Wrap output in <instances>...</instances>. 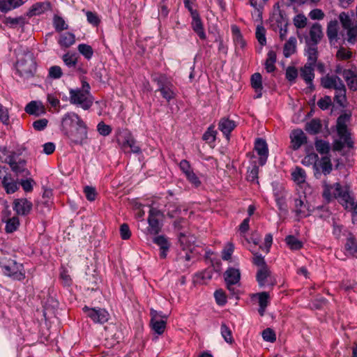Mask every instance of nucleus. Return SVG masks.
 I'll use <instances>...</instances> for the list:
<instances>
[{
  "label": "nucleus",
  "instance_id": "nucleus-61",
  "mask_svg": "<svg viewBox=\"0 0 357 357\" xmlns=\"http://www.w3.org/2000/svg\"><path fill=\"white\" fill-rule=\"evenodd\" d=\"M84 192L85 194V196L87 199V200L90 202H93L96 199L97 193L95 188L91 187V186H86L84 188Z\"/></svg>",
  "mask_w": 357,
  "mask_h": 357
},
{
  "label": "nucleus",
  "instance_id": "nucleus-2",
  "mask_svg": "<svg viewBox=\"0 0 357 357\" xmlns=\"http://www.w3.org/2000/svg\"><path fill=\"white\" fill-rule=\"evenodd\" d=\"M323 188V197L325 199L331 202L334 199H339L340 203L345 209L357 214V203L351 196L347 186H342L339 183L331 185L324 181Z\"/></svg>",
  "mask_w": 357,
  "mask_h": 357
},
{
  "label": "nucleus",
  "instance_id": "nucleus-36",
  "mask_svg": "<svg viewBox=\"0 0 357 357\" xmlns=\"http://www.w3.org/2000/svg\"><path fill=\"white\" fill-rule=\"evenodd\" d=\"M297 40L295 37H290L284 43L283 54L285 57H289L296 52Z\"/></svg>",
  "mask_w": 357,
  "mask_h": 357
},
{
  "label": "nucleus",
  "instance_id": "nucleus-47",
  "mask_svg": "<svg viewBox=\"0 0 357 357\" xmlns=\"http://www.w3.org/2000/svg\"><path fill=\"white\" fill-rule=\"evenodd\" d=\"M345 248L351 255H357V240L352 236H349L347 240Z\"/></svg>",
  "mask_w": 357,
  "mask_h": 357
},
{
  "label": "nucleus",
  "instance_id": "nucleus-43",
  "mask_svg": "<svg viewBox=\"0 0 357 357\" xmlns=\"http://www.w3.org/2000/svg\"><path fill=\"white\" fill-rule=\"evenodd\" d=\"M259 164L257 165L256 160L252 162V167L248 168L247 179L249 181L255 182L258 178L259 174Z\"/></svg>",
  "mask_w": 357,
  "mask_h": 357
},
{
  "label": "nucleus",
  "instance_id": "nucleus-21",
  "mask_svg": "<svg viewBox=\"0 0 357 357\" xmlns=\"http://www.w3.org/2000/svg\"><path fill=\"white\" fill-rule=\"evenodd\" d=\"M294 212L298 219L310 215L309 207L305 202V198L303 199L301 198L294 199Z\"/></svg>",
  "mask_w": 357,
  "mask_h": 357
},
{
  "label": "nucleus",
  "instance_id": "nucleus-31",
  "mask_svg": "<svg viewBox=\"0 0 357 357\" xmlns=\"http://www.w3.org/2000/svg\"><path fill=\"white\" fill-rule=\"evenodd\" d=\"M342 76L347 83V86L351 90L356 91L357 89V76L350 70H344Z\"/></svg>",
  "mask_w": 357,
  "mask_h": 357
},
{
  "label": "nucleus",
  "instance_id": "nucleus-40",
  "mask_svg": "<svg viewBox=\"0 0 357 357\" xmlns=\"http://www.w3.org/2000/svg\"><path fill=\"white\" fill-rule=\"evenodd\" d=\"M276 53L271 50L267 54V58L265 63V68L268 73H272L275 70V63L276 61Z\"/></svg>",
  "mask_w": 357,
  "mask_h": 357
},
{
  "label": "nucleus",
  "instance_id": "nucleus-14",
  "mask_svg": "<svg viewBox=\"0 0 357 357\" xmlns=\"http://www.w3.org/2000/svg\"><path fill=\"white\" fill-rule=\"evenodd\" d=\"M254 151L259 157V165L264 166L266 163L269 155L268 147L266 140L262 138H257L255 141Z\"/></svg>",
  "mask_w": 357,
  "mask_h": 357
},
{
  "label": "nucleus",
  "instance_id": "nucleus-26",
  "mask_svg": "<svg viewBox=\"0 0 357 357\" xmlns=\"http://www.w3.org/2000/svg\"><path fill=\"white\" fill-rule=\"evenodd\" d=\"M153 242L160 247V257L165 259L170 247L168 238L163 235H160L155 237Z\"/></svg>",
  "mask_w": 357,
  "mask_h": 357
},
{
  "label": "nucleus",
  "instance_id": "nucleus-28",
  "mask_svg": "<svg viewBox=\"0 0 357 357\" xmlns=\"http://www.w3.org/2000/svg\"><path fill=\"white\" fill-rule=\"evenodd\" d=\"M314 65L305 63L300 70V76L305 80L307 84L312 85L314 78Z\"/></svg>",
  "mask_w": 357,
  "mask_h": 357
},
{
  "label": "nucleus",
  "instance_id": "nucleus-29",
  "mask_svg": "<svg viewBox=\"0 0 357 357\" xmlns=\"http://www.w3.org/2000/svg\"><path fill=\"white\" fill-rule=\"evenodd\" d=\"M195 237L188 231L183 230L178 233V241L183 250L188 249L195 243Z\"/></svg>",
  "mask_w": 357,
  "mask_h": 357
},
{
  "label": "nucleus",
  "instance_id": "nucleus-16",
  "mask_svg": "<svg viewBox=\"0 0 357 357\" xmlns=\"http://www.w3.org/2000/svg\"><path fill=\"white\" fill-rule=\"evenodd\" d=\"M158 84L159 86L158 91L161 93L162 97L167 101L174 98L175 92L174 91L173 84L167 80V79L161 76L158 81Z\"/></svg>",
  "mask_w": 357,
  "mask_h": 357
},
{
  "label": "nucleus",
  "instance_id": "nucleus-23",
  "mask_svg": "<svg viewBox=\"0 0 357 357\" xmlns=\"http://www.w3.org/2000/svg\"><path fill=\"white\" fill-rule=\"evenodd\" d=\"M236 127V122L226 117L220 119L218 123V129L222 132V134L227 137V139H229V135L231 132Z\"/></svg>",
  "mask_w": 357,
  "mask_h": 357
},
{
  "label": "nucleus",
  "instance_id": "nucleus-22",
  "mask_svg": "<svg viewBox=\"0 0 357 357\" xmlns=\"http://www.w3.org/2000/svg\"><path fill=\"white\" fill-rule=\"evenodd\" d=\"M27 0H0V12L7 13L23 6Z\"/></svg>",
  "mask_w": 357,
  "mask_h": 357
},
{
  "label": "nucleus",
  "instance_id": "nucleus-37",
  "mask_svg": "<svg viewBox=\"0 0 357 357\" xmlns=\"http://www.w3.org/2000/svg\"><path fill=\"white\" fill-rule=\"evenodd\" d=\"M58 42L61 47H69L75 42V35L70 32L63 33L60 36Z\"/></svg>",
  "mask_w": 357,
  "mask_h": 357
},
{
  "label": "nucleus",
  "instance_id": "nucleus-49",
  "mask_svg": "<svg viewBox=\"0 0 357 357\" xmlns=\"http://www.w3.org/2000/svg\"><path fill=\"white\" fill-rule=\"evenodd\" d=\"M256 38L261 45L264 46L266 43V30L263 26L258 25L256 29Z\"/></svg>",
  "mask_w": 357,
  "mask_h": 357
},
{
  "label": "nucleus",
  "instance_id": "nucleus-25",
  "mask_svg": "<svg viewBox=\"0 0 357 357\" xmlns=\"http://www.w3.org/2000/svg\"><path fill=\"white\" fill-rule=\"evenodd\" d=\"M231 33L236 51L238 52L240 50H243L246 46V42L241 35L240 29L236 25H232Z\"/></svg>",
  "mask_w": 357,
  "mask_h": 357
},
{
  "label": "nucleus",
  "instance_id": "nucleus-20",
  "mask_svg": "<svg viewBox=\"0 0 357 357\" xmlns=\"http://www.w3.org/2000/svg\"><path fill=\"white\" fill-rule=\"evenodd\" d=\"M10 214V211L9 210H6L3 212L2 221L6 222V231L8 233H12L17 230L20 225V220L17 216H13V218H9Z\"/></svg>",
  "mask_w": 357,
  "mask_h": 357
},
{
  "label": "nucleus",
  "instance_id": "nucleus-24",
  "mask_svg": "<svg viewBox=\"0 0 357 357\" xmlns=\"http://www.w3.org/2000/svg\"><path fill=\"white\" fill-rule=\"evenodd\" d=\"M272 21L277 23V26H288V20L286 14L280 9L278 3L273 7V13L272 15Z\"/></svg>",
  "mask_w": 357,
  "mask_h": 357
},
{
  "label": "nucleus",
  "instance_id": "nucleus-42",
  "mask_svg": "<svg viewBox=\"0 0 357 357\" xmlns=\"http://www.w3.org/2000/svg\"><path fill=\"white\" fill-rule=\"evenodd\" d=\"M3 24L10 28H15L17 25L24 24V18L22 16L17 17H6L3 20Z\"/></svg>",
  "mask_w": 357,
  "mask_h": 357
},
{
  "label": "nucleus",
  "instance_id": "nucleus-4",
  "mask_svg": "<svg viewBox=\"0 0 357 357\" xmlns=\"http://www.w3.org/2000/svg\"><path fill=\"white\" fill-rule=\"evenodd\" d=\"M321 84L325 89H334V101L340 107H346V87L338 76L328 74L321 79Z\"/></svg>",
  "mask_w": 357,
  "mask_h": 357
},
{
  "label": "nucleus",
  "instance_id": "nucleus-30",
  "mask_svg": "<svg viewBox=\"0 0 357 357\" xmlns=\"http://www.w3.org/2000/svg\"><path fill=\"white\" fill-rule=\"evenodd\" d=\"M251 85L252 87L255 89L256 93L255 98H259L261 96V91L263 89L262 86V77L260 73H256L253 74L251 77Z\"/></svg>",
  "mask_w": 357,
  "mask_h": 357
},
{
  "label": "nucleus",
  "instance_id": "nucleus-33",
  "mask_svg": "<svg viewBox=\"0 0 357 357\" xmlns=\"http://www.w3.org/2000/svg\"><path fill=\"white\" fill-rule=\"evenodd\" d=\"M317 171L321 169L324 174L327 175L332 171V163L331 159L328 156H324L321 160L317 161Z\"/></svg>",
  "mask_w": 357,
  "mask_h": 357
},
{
  "label": "nucleus",
  "instance_id": "nucleus-62",
  "mask_svg": "<svg viewBox=\"0 0 357 357\" xmlns=\"http://www.w3.org/2000/svg\"><path fill=\"white\" fill-rule=\"evenodd\" d=\"M98 132L102 136H107L112 132V128L104 122H100L97 126Z\"/></svg>",
  "mask_w": 357,
  "mask_h": 357
},
{
  "label": "nucleus",
  "instance_id": "nucleus-44",
  "mask_svg": "<svg viewBox=\"0 0 357 357\" xmlns=\"http://www.w3.org/2000/svg\"><path fill=\"white\" fill-rule=\"evenodd\" d=\"M220 333L226 342L232 344L234 342L231 329L224 323L221 324Z\"/></svg>",
  "mask_w": 357,
  "mask_h": 357
},
{
  "label": "nucleus",
  "instance_id": "nucleus-6",
  "mask_svg": "<svg viewBox=\"0 0 357 357\" xmlns=\"http://www.w3.org/2000/svg\"><path fill=\"white\" fill-rule=\"evenodd\" d=\"M0 266L3 274L13 280L21 281L25 278V271L23 265L11 258L7 257L1 258Z\"/></svg>",
  "mask_w": 357,
  "mask_h": 357
},
{
  "label": "nucleus",
  "instance_id": "nucleus-63",
  "mask_svg": "<svg viewBox=\"0 0 357 357\" xmlns=\"http://www.w3.org/2000/svg\"><path fill=\"white\" fill-rule=\"evenodd\" d=\"M340 20L342 26L345 29L354 26V24L351 20L350 19L349 16L347 15L345 13H340Z\"/></svg>",
  "mask_w": 357,
  "mask_h": 357
},
{
  "label": "nucleus",
  "instance_id": "nucleus-32",
  "mask_svg": "<svg viewBox=\"0 0 357 357\" xmlns=\"http://www.w3.org/2000/svg\"><path fill=\"white\" fill-rule=\"evenodd\" d=\"M323 36L321 26L318 23H314L310 29V37L313 44H317Z\"/></svg>",
  "mask_w": 357,
  "mask_h": 357
},
{
  "label": "nucleus",
  "instance_id": "nucleus-57",
  "mask_svg": "<svg viewBox=\"0 0 357 357\" xmlns=\"http://www.w3.org/2000/svg\"><path fill=\"white\" fill-rule=\"evenodd\" d=\"M83 11L86 13L87 21L89 23L96 26L99 24L100 20L99 19L98 15L96 13L89 10L85 11L84 10H83Z\"/></svg>",
  "mask_w": 357,
  "mask_h": 357
},
{
  "label": "nucleus",
  "instance_id": "nucleus-56",
  "mask_svg": "<svg viewBox=\"0 0 357 357\" xmlns=\"http://www.w3.org/2000/svg\"><path fill=\"white\" fill-rule=\"evenodd\" d=\"M321 128V124L320 121L317 119H312L310 123L307 125V130L311 132L312 133H317Z\"/></svg>",
  "mask_w": 357,
  "mask_h": 357
},
{
  "label": "nucleus",
  "instance_id": "nucleus-7",
  "mask_svg": "<svg viewBox=\"0 0 357 357\" xmlns=\"http://www.w3.org/2000/svg\"><path fill=\"white\" fill-rule=\"evenodd\" d=\"M16 69L22 77L29 78L32 77L36 69L33 54L27 52L20 56L16 63Z\"/></svg>",
  "mask_w": 357,
  "mask_h": 357
},
{
  "label": "nucleus",
  "instance_id": "nucleus-55",
  "mask_svg": "<svg viewBox=\"0 0 357 357\" xmlns=\"http://www.w3.org/2000/svg\"><path fill=\"white\" fill-rule=\"evenodd\" d=\"M48 75L50 78L57 79L62 77L63 72L60 66H53L50 68Z\"/></svg>",
  "mask_w": 357,
  "mask_h": 357
},
{
  "label": "nucleus",
  "instance_id": "nucleus-12",
  "mask_svg": "<svg viewBox=\"0 0 357 357\" xmlns=\"http://www.w3.org/2000/svg\"><path fill=\"white\" fill-rule=\"evenodd\" d=\"M151 317V326L154 332L158 335L164 333L166 328L167 316L162 315L161 312L151 309L150 312Z\"/></svg>",
  "mask_w": 357,
  "mask_h": 357
},
{
  "label": "nucleus",
  "instance_id": "nucleus-10",
  "mask_svg": "<svg viewBox=\"0 0 357 357\" xmlns=\"http://www.w3.org/2000/svg\"><path fill=\"white\" fill-rule=\"evenodd\" d=\"M163 215L162 212L154 207L153 205L151 206L149 212L148 223L149 226L146 229V233L151 235L158 234L162 228V225L159 222V219Z\"/></svg>",
  "mask_w": 357,
  "mask_h": 357
},
{
  "label": "nucleus",
  "instance_id": "nucleus-35",
  "mask_svg": "<svg viewBox=\"0 0 357 357\" xmlns=\"http://www.w3.org/2000/svg\"><path fill=\"white\" fill-rule=\"evenodd\" d=\"M50 8V3L47 2H38L33 4L29 9L28 15L30 17L34 15H39L43 13Z\"/></svg>",
  "mask_w": 357,
  "mask_h": 357
},
{
  "label": "nucleus",
  "instance_id": "nucleus-51",
  "mask_svg": "<svg viewBox=\"0 0 357 357\" xmlns=\"http://www.w3.org/2000/svg\"><path fill=\"white\" fill-rule=\"evenodd\" d=\"M318 159H319L318 155L314 153H310V154H308L307 155H306L302 160V163L305 165L313 164L314 168L317 169Z\"/></svg>",
  "mask_w": 357,
  "mask_h": 357
},
{
  "label": "nucleus",
  "instance_id": "nucleus-50",
  "mask_svg": "<svg viewBox=\"0 0 357 357\" xmlns=\"http://www.w3.org/2000/svg\"><path fill=\"white\" fill-rule=\"evenodd\" d=\"M316 150L321 154L327 153L330 150L329 143L324 140H317L315 142Z\"/></svg>",
  "mask_w": 357,
  "mask_h": 357
},
{
  "label": "nucleus",
  "instance_id": "nucleus-34",
  "mask_svg": "<svg viewBox=\"0 0 357 357\" xmlns=\"http://www.w3.org/2000/svg\"><path fill=\"white\" fill-rule=\"evenodd\" d=\"M291 175L292 180L298 185L304 183L305 182V171L300 167L297 166L294 169H292Z\"/></svg>",
  "mask_w": 357,
  "mask_h": 357
},
{
  "label": "nucleus",
  "instance_id": "nucleus-58",
  "mask_svg": "<svg viewBox=\"0 0 357 357\" xmlns=\"http://www.w3.org/2000/svg\"><path fill=\"white\" fill-rule=\"evenodd\" d=\"M40 107L35 101H31L25 107V112L29 114L39 115Z\"/></svg>",
  "mask_w": 357,
  "mask_h": 357
},
{
  "label": "nucleus",
  "instance_id": "nucleus-5",
  "mask_svg": "<svg viewBox=\"0 0 357 357\" xmlns=\"http://www.w3.org/2000/svg\"><path fill=\"white\" fill-rule=\"evenodd\" d=\"M351 116L348 114L340 115L337 121V131L340 137V141L335 145L336 150H341L344 147L352 148L354 142L351 138V135L347 130V123L349 121Z\"/></svg>",
  "mask_w": 357,
  "mask_h": 357
},
{
  "label": "nucleus",
  "instance_id": "nucleus-38",
  "mask_svg": "<svg viewBox=\"0 0 357 357\" xmlns=\"http://www.w3.org/2000/svg\"><path fill=\"white\" fill-rule=\"evenodd\" d=\"M259 298V313L261 316H263L265 312V310L269 303V295L267 292L263 291L257 294Z\"/></svg>",
  "mask_w": 357,
  "mask_h": 357
},
{
  "label": "nucleus",
  "instance_id": "nucleus-3",
  "mask_svg": "<svg viewBox=\"0 0 357 357\" xmlns=\"http://www.w3.org/2000/svg\"><path fill=\"white\" fill-rule=\"evenodd\" d=\"M82 87L69 91L71 104L79 105L83 109H89L93 103L91 86L85 77L81 78Z\"/></svg>",
  "mask_w": 357,
  "mask_h": 357
},
{
  "label": "nucleus",
  "instance_id": "nucleus-59",
  "mask_svg": "<svg viewBox=\"0 0 357 357\" xmlns=\"http://www.w3.org/2000/svg\"><path fill=\"white\" fill-rule=\"evenodd\" d=\"M54 26L57 31H61L67 29V26L63 19L57 15L54 17Z\"/></svg>",
  "mask_w": 357,
  "mask_h": 357
},
{
  "label": "nucleus",
  "instance_id": "nucleus-19",
  "mask_svg": "<svg viewBox=\"0 0 357 357\" xmlns=\"http://www.w3.org/2000/svg\"><path fill=\"white\" fill-rule=\"evenodd\" d=\"M191 17L192 20L191 22L192 30L198 35L200 39L205 40L206 38V35L198 12L192 13Z\"/></svg>",
  "mask_w": 357,
  "mask_h": 357
},
{
  "label": "nucleus",
  "instance_id": "nucleus-53",
  "mask_svg": "<svg viewBox=\"0 0 357 357\" xmlns=\"http://www.w3.org/2000/svg\"><path fill=\"white\" fill-rule=\"evenodd\" d=\"M217 131L215 130L214 126H211L203 135V139L209 142H213L215 140Z\"/></svg>",
  "mask_w": 357,
  "mask_h": 357
},
{
  "label": "nucleus",
  "instance_id": "nucleus-11",
  "mask_svg": "<svg viewBox=\"0 0 357 357\" xmlns=\"http://www.w3.org/2000/svg\"><path fill=\"white\" fill-rule=\"evenodd\" d=\"M83 311L94 323L105 324L109 318L108 312L102 308H90L87 306L83 307Z\"/></svg>",
  "mask_w": 357,
  "mask_h": 357
},
{
  "label": "nucleus",
  "instance_id": "nucleus-9",
  "mask_svg": "<svg viewBox=\"0 0 357 357\" xmlns=\"http://www.w3.org/2000/svg\"><path fill=\"white\" fill-rule=\"evenodd\" d=\"M118 144L125 153H139L141 148L132 133L126 130L121 132L117 139Z\"/></svg>",
  "mask_w": 357,
  "mask_h": 357
},
{
  "label": "nucleus",
  "instance_id": "nucleus-41",
  "mask_svg": "<svg viewBox=\"0 0 357 357\" xmlns=\"http://www.w3.org/2000/svg\"><path fill=\"white\" fill-rule=\"evenodd\" d=\"M285 242L288 247L292 250H298L303 246V242L293 235L286 236Z\"/></svg>",
  "mask_w": 357,
  "mask_h": 357
},
{
  "label": "nucleus",
  "instance_id": "nucleus-52",
  "mask_svg": "<svg viewBox=\"0 0 357 357\" xmlns=\"http://www.w3.org/2000/svg\"><path fill=\"white\" fill-rule=\"evenodd\" d=\"M307 17L303 14L296 15L293 19L294 24L298 29L304 28L307 24Z\"/></svg>",
  "mask_w": 357,
  "mask_h": 357
},
{
  "label": "nucleus",
  "instance_id": "nucleus-18",
  "mask_svg": "<svg viewBox=\"0 0 357 357\" xmlns=\"http://www.w3.org/2000/svg\"><path fill=\"white\" fill-rule=\"evenodd\" d=\"M290 139L291 148L294 150H298L307 142L305 134L300 129L293 130L290 134Z\"/></svg>",
  "mask_w": 357,
  "mask_h": 357
},
{
  "label": "nucleus",
  "instance_id": "nucleus-15",
  "mask_svg": "<svg viewBox=\"0 0 357 357\" xmlns=\"http://www.w3.org/2000/svg\"><path fill=\"white\" fill-rule=\"evenodd\" d=\"M32 208V202L26 198L15 199L13 202V208L17 215H28Z\"/></svg>",
  "mask_w": 357,
  "mask_h": 357
},
{
  "label": "nucleus",
  "instance_id": "nucleus-17",
  "mask_svg": "<svg viewBox=\"0 0 357 357\" xmlns=\"http://www.w3.org/2000/svg\"><path fill=\"white\" fill-rule=\"evenodd\" d=\"M224 276L227 289L231 291H233L232 286L240 281V271L237 268H229L225 271Z\"/></svg>",
  "mask_w": 357,
  "mask_h": 357
},
{
  "label": "nucleus",
  "instance_id": "nucleus-8",
  "mask_svg": "<svg viewBox=\"0 0 357 357\" xmlns=\"http://www.w3.org/2000/svg\"><path fill=\"white\" fill-rule=\"evenodd\" d=\"M5 162L9 165L11 170L16 175L27 176L30 174L26 169V161L20 154L15 152H10L5 159Z\"/></svg>",
  "mask_w": 357,
  "mask_h": 357
},
{
  "label": "nucleus",
  "instance_id": "nucleus-46",
  "mask_svg": "<svg viewBox=\"0 0 357 357\" xmlns=\"http://www.w3.org/2000/svg\"><path fill=\"white\" fill-rule=\"evenodd\" d=\"M327 36L330 40L336 38L337 36V22L331 21L327 27Z\"/></svg>",
  "mask_w": 357,
  "mask_h": 357
},
{
  "label": "nucleus",
  "instance_id": "nucleus-60",
  "mask_svg": "<svg viewBox=\"0 0 357 357\" xmlns=\"http://www.w3.org/2000/svg\"><path fill=\"white\" fill-rule=\"evenodd\" d=\"M262 337L265 341L273 342L276 340V335L275 332L270 328H268L263 331Z\"/></svg>",
  "mask_w": 357,
  "mask_h": 357
},
{
  "label": "nucleus",
  "instance_id": "nucleus-39",
  "mask_svg": "<svg viewBox=\"0 0 357 357\" xmlns=\"http://www.w3.org/2000/svg\"><path fill=\"white\" fill-rule=\"evenodd\" d=\"M316 45L317 44H312V45H309L307 47V49L306 50L307 62L306 63H310L311 65L314 66L316 63L318 57L317 47Z\"/></svg>",
  "mask_w": 357,
  "mask_h": 357
},
{
  "label": "nucleus",
  "instance_id": "nucleus-1",
  "mask_svg": "<svg viewBox=\"0 0 357 357\" xmlns=\"http://www.w3.org/2000/svg\"><path fill=\"white\" fill-rule=\"evenodd\" d=\"M61 126L73 144H82L87 138L86 126L75 113L66 114L62 119Z\"/></svg>",
  "mask_w": 357,
  "mask_h": 357
},
{
  "label": "nucleus",
  "instance_id": "nucleus-45",
  "mask_svg": "<svg viewBox=\"0 0 357 357\" xmlns=\"http://www.w3.org/2000/svg\"><path fill=\"white\" fill-rule=\"evenodd\" d=\"M63 61L68 68H75L77 56L75 54L68 52L62 56Z\"/></svg>",
  "mask_w": 357,
  "mask_h": 357
},
{
  "label": "nucleus",
  "instance_id": "nucleus-13",
  "mask_svg": "<svg viewBox=\"0 0 357 357\" xmlns=\"http://www.w3.org/2000/svg\"><path fill=\"white\" fill-rule=\"evenodd\" d=\"M256 279L259 285L261 287L266 286L273 287L276 283L275 279L272 275L268 266H262L258 268Z\"/></svg>",
  "mask_w": 357,
  "mask_h": 357
},
{
  "label": "nucleus",
  "instance_id": "nucleus-64",
  "mask_svg": "<svg viewBox=\"0 0 357 357\" xmlns=\"http://www.w3.org/2000/svg\"><path fill=\"white\" fill-rule=\"evenodd\" d=\"M347 40L350 43H354L357 37V26L354 25L347 29Z\"/></svg>",
  "mask_w": 357,
  "mask_h": 357
},
{
  "label": "nucleus",
  "instance_id": "nucleus-54",
  "mask_svg": "<svg viewBox=\"0 0 357 357\" xmlns=\"http://www.w3.org/2000/svg\"><path fill=\"white\" fill-rule=\"evenodd\" d=\"M234 250V245L231 243H228L222 251V258L224 260H229Z\"/></svg>",
  "mask_w": 357,
  "mask_h": 357
},
{
  "label": "nucleus",
  "instance_id": "nucleus-27",
  "mask_svg": "<svg viewBox=\"0 0 357 357\" xmlns=\"http://www.w3.org/2000/svg\"><path fill=\"white\" fill-rule=\"evenodd\" d=\"M2 185L7 194H13L15 192L19 187L18 183L10 174H6L2 180Z\"/></svg>",
  "mask_w": 357,
  "mask_h": 357
},
{
  "label": "nucleus",
  "instance_id": "nucleus-48",
  "mask_svg": "<svg viewBox=\"0 0 357 357\" xmlns=\"http://www.w3.org/2000/svg\"><path fill=\"white\" fill-rule=\"evenodd\" d=\"M77 50L86 59H90L93 55V48L86 44H79Z\"/></svg>",
  "mask_w": 357,
  "mask_h": 357
}]
</instances>
